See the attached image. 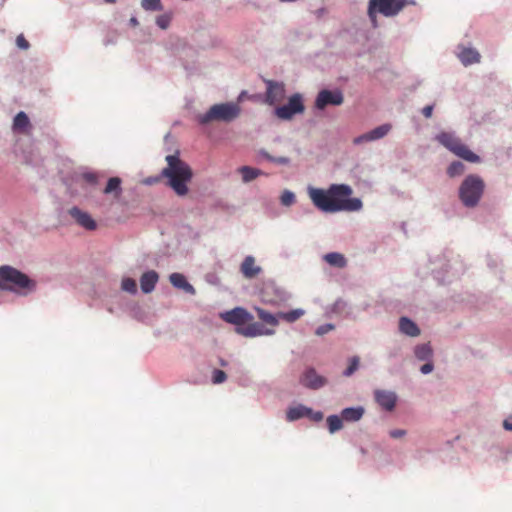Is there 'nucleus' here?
Returning <instances> with one entry per match:
<instances>
[{
  "label": "nucleus",
  "instance_id": "1",
  "mask_svg": "<svg viewBox=\"0 0 512 512\" xmlns=\"http://www.w3.org/2000/svg\"><path fill=\"white\" fill-rule=\"evenodd\" d=\"M353 190L346 184H333L327 190L312 188L309 196L313 204L323 212L358 211L362 202L358 198H350Z\"/></svg>",
  "mask_w": 512,
  "mask_h": 512
},
{
  "label": "nucleus",
  "instance_id": "2",
  "mask_svg": "<svg viewBox=\"0 0 512 512\" xmlns=\"http://www.w3.org/2000/svg\"><path fill=\"white\" fill-rule=\"evenodd\" d=\"M221 318L225 322L235 325L236 333L247 338L269 336L275 333L274 329L265 328L263 324L254 322L253 315L242 307H236L222 313Z\"/></svg>",
  "mask_w": 512,
  "mask_h": 512
},
{
  "label": "nucleus",
  "instance_id": "3",
  "mask_svg": "<svg viewBox=\"0 0 512 512\" xmlns=\"http://www.w3.org/2000/svg\"><path fill=\"white\" fill-rule=\"evenodd\" d=\"M167 166L161 175L168 179V185L179 196L188 193L187 183L191 181L193 173L190 166L180 159L179 153L166 156Z\"/></svg>",
  "mask_w": 512,
  "mask_h": 512
},
{
  "label": "nucleus",
  "instance_id": "4",
  "mask_svg": "<svg viewBox=\"0 0 512 512\" xmlns=\"http://www.w3.org/2000/svg\"><path fill=\"white\" fill-rule=\"evenodd\" d=\"M241 111L240 105L236 102H221L212 105L206 112L197 114L195 120L200 125L231 124L239 118Z\"/></svg>",
  "mask_w": 512,
  "mask_h": 512
},
{
  "label": "nucleus",
  "instance_id": "5",
  "mask_svg": "<svg viewBox=\"0 0 512 512\" xmlns=\"http://www.w3.org/2000/svg\"><path fill=\"white\" fill-rule=\"evenodd\" d=\"M36 282L20 270L9 266H0V290L27 295L35 290Z\"/></svg>",
  "mask_w": 512,
  "mask_h": 512
},
{
  "label": "nucleus",
  "instance_id": "6",
  "mask_svg": "<svg viewBox=\"0 0 512 512\" xmlns=\"http://www.w3.org/2000/svg\"><path fill=\"white\" fill-rule=\"evenodd\" d=\"M415 4L414 0H369L367 7L368 18L374 28L378 27L377 15L394 17L407 5Z\"/></svg>",
  "mask_w": 512,
  "mask_h": 512
},
{
  "label": "nucleus",
  "instance_id": "7",
  "mask_svg": "<svg viewBox=\"0 0 512 512\" xmlns=\"http://www.w3.org/2000/svg\"><path fill=\"white\" fill-rule=\"evenodd\" d=\"M483 191V180L477 175H469L460 186L459 197L465 206L474 207L478 204Z\"/></svg>",
  "mask_w": 512,
  "mask_h": 512
},
{
  "label": "nucleus",
  "instance_id": "8",
  "mask_svg": "<svg viewBox=\"0 0 512 512\" xmlns=\"http://www.w3.org/2000/svg\"><path fill=\"white\" fill-rule=\"evenodd\" d=\"M437 138L443 146H445L448 150L453 152L456 156L471 163H477L480 161L479 156L472 152L453 134L443 132L439 134Z\"/></svg>",
  "mask_w": 512,
  "mask_h": 512
},
{
  "label": "nucleus",
  "instance_id": "9",
  "mask_svg": "<svg viewBox=\"0 0 512 512\" xmlns=\"http://www.w3.org/2000/svg\"><path fill=\"white\" fill-rule=\"evenodd\" d=\"M304 111V97L301 93L297 92L288 98L287 103L277 106L274 109V115L281 120H291L296 115L304 113Z\"/></svg>",
  "mask_w": 512,
  "mask_h": 512
},
{
  "label": "nucleus",
  "instance_id": "10",
  "mask_svg": "<svg viewBox=\"0 0 512 512\" xmlns=\"http://www.w3.org/2000/svg\"><path fill=\"white\" fill-rule=\"evenodd\" d=\"M343 101L344 96L340 89H322L315 98L314 107L317 110H324L327 106H339Z\"/></svg>",
  "mask_w": 512,
  "mask_h": 512
},
{
  "label": "nucleus",
  "instance_id": "11",
  "mask_svg": "<svg viewBox=\"0 0 512 512\" xmlns=\"http://www.w3.org/2000/svg\"><path fill=\"white\" fill-rule=\"evenodd\" d=\"M265 102L269 105H274L276 102L282 101L285 98V84L283 82L266 79Z\"/></svg>",
  "mask_w": 512,
  "mask_h": 512
},
{
  "label": "nucleus",
  "instance_id": "12",
  "mask_svg": "<svg viewBox=\"0 0 512 512\" xmlns=\"http://www.w3.org/2000/svg\"><path fill=\"white\" fill-rule=\"evenodd\" d=\"M68 213L75 222L84 229L93 231L97 228V223L92 216L89 213L82 211L80 208L72 207L69 209Z\"/></svg>",
  "mask_w": 512,
  "mask_h": 512
},
{
  "label": "nucleus",
  "instance_id": "13",
  "mask_svg": "<svg viewBox=\"0 0 512 512\" xmlns=\"http://www.w3.org/2000/svg\"><path fill=\"white\" fill-rule=\"evenodd\" d=\"M374 397L379 406L387 411L394 410L397 402V395L392 391L377 389Z\"/></svg>",
  "mask_w": 512,
  "mask_h": 512
},
{
  "label": "nucleus",
  "instance_id": "14",
  "mask_svg": "<svg viewBox=\"0 0 512 512\" xmlns=\"http://www.w3.org/2000/svg\"><path fill=\"white\" fill-rule=\"evenodd\" d=\"M300 382L307 388L319 389L326 384V379L318 375L314 369H308L300 378Z\"/></svg>",
  "mask_w": 512,
  "mask_h": 512
},
{
  "label": "nucleus",
  "instance_id": "15",
  "mask_svg": "<svg viewBox=\"0 0 512 512\" xmlns=\"http://www.w3.org/2000/svg\"><path fill=\"white\" fill-rule=\"evenodd\" d=\"M240 271L245 278L252 279L260 274L262 269L260 266L256 265V261L253 256H246L240 266Z\"/></svg>",
  "mask_w": 512,
  "mask_h": 512
},
{
  "label": "nucleus",
  "instance_id": "16",
  "mask_svg": "<svg viewBox=\"0 0 512 512\" xmlns=\"http://www.w3.org/2000/svg\"><path fill=\"white\" fill-rule=\"evenodd\" d=\"M458 58H459L460 62L465 67H467L472 64L479 63L481 60V55L475 48L462 47L458 53Z\"/></svg>",
  "mask_w": 512,
  "mask_h": 512
},
{
  "label": "nucleus",
  "instance_id": "17",
  "mask_svg": "<svg viewBox=\"0 0 512 512\" xmlns=\"http://www.w3.org/2000/svg\"><path fill=\"white\" fill-rule=\"evenodd\" d=\"M122 180L119 177H111L107 181L103 194L112 197L113 200H118L122 195Z\"/></svg>",
  "mask_w": 512,
  "mask_h": 512
},
{
  "label": "nucleus",
  "instance_id": "18",
  "mask_svg": "<svg viewBox=\"0 0 512 512\" xmlns=\"http://www.w3.org/2000/svg\"><path fill=\"white\" fill-rule=\"evenodd\" d=\"M158 282V274L155 271L145 272L140 278V286L144 293H150L154 290Z\"/></svg>",
  "mask_w": 512,
  "mask_h": 512
},
{
  "label": "nucleus",
  "instance_id": "19",
  "mask_svg": "<svg viewBox=\"0 0 512 512\" xmlns=\"http://www.w3.org/2000/svg\"><path fill=\"white\" fill-rule=\"evenodd\" d=\"M400 331L410 337H416L420 335V329L412 320L407 317H401L399 320Z\"/></svg>",
  "mask_w": 512,
  "mask_h": 512
},
{
  "label": "nucleus",
  "instance_id": "20",
  "mask_svg": "<svg viewBox=\"0 0 512 512\" xmlns=\"http://www.w3.org/2000/svg\"><path fill=\"white\" fill-rule=\"evenodd\" d=\"M171 284L179 289L184 290L187 293L194 294L195 289L194 287L187 282L184 275L180 273H172L169 277Z\"/></svg>",
  "mask_w": 512,
  "mask_h": 512
},
{
  "label": "nucleus",
  "instance_id": "21",
  "mask_svg": "<svg viewBox=\"0 0 512 512\" xmlns=\"http://www.w3.org/2000/svg\"><path fill=\"white\" fill-rule=\"evenodd\" d=\"M386 132L387 130H370L369 132L354 138L353 143L355 145H363L368 142L383 138L386 135Z\"/></svg>",
  "mask_w": 512,
  "mask_h": 512
},
{
  "label": "nucleus",
  "instance_id": "22",
  "mask_svg": "<svg viewBox=\"0 0 512 512\" xmlns=\"http://www.w3.org/2000/svg\"><path fill=\"white\" fill-rule=\"evenodd\" d=\"M254 310L257 313L258 318L265 324H268L272 327H276L279 324V316L278 314H272L265 309L260 307H254Z\"/></svg>",
  "mask_w": 512,
  "mask_h": 512
},
{
  "label": "nucleus",
  "instance_id": "23",
  "mask_svg": "<svg viewBox=\"0 0 512 512\" xmlns=\"http://www.w3.org/2000/svg\"><path fill=\"white\" fill-rule=\"evenodd\" d=\"M364 414V409L362 407H350L345 408L341 412V417L343 420L348 422H355L362 418Z\"/></svg>",
  "mask_w": 512,
  "mask_h": 512
},
{
  "label": "nucleus",
  "instance_id": "24",
  "mask_svg": "<svg viewBox=\"0 0 512 512\" xmlns=\"http://www.w3.org/2000/svg\"><path fill=\"white\" fill-rule=\"evenodd\" d=\"M237 171L241 174L244 183H249L262 174L261 170L250 166H242Z\"/></svg>",
  "mask_w": 512,
  "mask_h": 512
},
{
  "label": "nucleus",
  "instance_id": "25",
  "mask_svg": "<svg viewBox=\"0 0 512 512\" xmlns=\"http://www.w3.org/2000/svg\"><path fill=\"white\" fill-rule=\"evenodd\" d=\"M324 260L331 266L337 268H344L347 265V261L343 254L337 252H331L324 256Z\"/></svg>",
  "mask_w": 512,
  "mask_h": 512
},
{
  "label": "nucleus",
  "instance_id": "26",
  "mask_svg": "<svg viewBox=\"0 0 512 512\" xmlns=\"http://www.w3.org/2000/svg\"><path fill=\"white\" fill-rule=\"evenodd\" d=\"M307 413H309L308 407L300 404L295 407L289 408L286 417L288 421H295L300 418L306 417Z\"/></svg>",
  "mask_w": 512,
  "mask_h": 512
},
{
  "label": "nucleus",
  "instance_id": "27",
  "mask_svg": "<svg viewBox=\"0 0 512 512\" xmlns=\"http://www.w3.org/2000/svg\"><path fill=\"white\" fill-rule=\"evenodd\" d=\"M305 314V311L301 308H297L294 310H291L289 312H279L278 316L280 319L288 322L293 323L300 319Z\"/></svg>",
  "mask_w": 512,
  "mask_h": 512
},
{
  "label": "nucleus",
  "instance_id": "28",
  "mask_svg": "<svg viewBox=\"0 0 512 512\" xmlns=\"http://www.w3.org/2000/svg\"><path fill=\"white\" fill-rule=\"evenodd\" d=\"M414 353L419 360H429L432 356V348L429 343L417 345Z\"/></svg>",
  "mask_w": 512,
  "mask_h": 512
},
{
  "label": "nucleus",
  "instance_id": "29",
  "mask_svg": "<svg viewBox=\"0 0 512 512\" xmlns=\"http://www.w3.org/2000/svg\"><path fill=\"white\" fill-rule=\"evenodd\" d=\"M30 119L24 111L18 112L14 118L11 128H29Z\"/></svg>",
  "mask_w": 512,
  "mask_h": 512
},
{
  "label": "nucleus",
  "instance_id": "30",
  "mask_svg": "<svg viewBox=\"0 0 512 512\" xmlns=\"http://www.w3.org/2000/svg\"><path fill=\"white\" fill-rule=\"evenodd\" d=\"M343 419L337 415H331L327 418L328 429L330 433H335L342 429Z\"/></svg>",
  "mask_w": 512,
  "mask_h": 512
},
{
  "label": "nucleus",
  "instance_id": "31",
  "mask_svg": "<svg viewBox=\"0 0 512 512\" xmlns=\"http://www.w3.org/2000/svg\"><path fill=\"white\" fill-rule=\"evenodd\" d=\"M464 171H465V165L460 161L452 162L449 165V167L447 168V174L451 178L462 175L464 173Z\"/></svg>",
  "mask_w": 512,
  "mask_h": 512
},
{
  "label": "nucleus",
  "instance_id": "32",
  "mask_svg": "<svg viewBox=\"0 0 512 512\" xmlns=\"http://www.w3.org/2000/svg\"><path fill=\"white\" fill-rule=\"evenodd\" d=\"M141 6L145 11H162L163 5L161 0H142Z\"/></svg>",
  "mask_w": 512,
  "mask_h": 512
},
{
  "label": "nucleus",
  "instance_id": "33",
  "mask_svg": "<svg viewBox=\"0 0 512 512\" xmlns=\"http://www.w3.org/2000/svg\"><path fill=\"white\" fill-rule=\"evenodd\" d=\"M171 20H172V13L171 12H166L164 14H161V15H158L156 17V25L160 28V29H167L169 26H170V23H171Z\"/></svg>",
  "mask_w": 512,
  "mask_h": 512
},
{
  "label": "nucleus",
  "instance_id": "34",
  "mask_svg": "<svg viewBox=\"0 0 512 512\" xmlns=\"http://www.w3.org/2000/svg\"><path fill=\"white\" fill-rule=\"evenodd\" d=\"M121 288L126 292L134 294L137 291L136 281L132 278H124L121 283Z\"/></svg>",
  "mask_w": 512,
  "mask_h": 512
},
{
  "label": "nucleus",
  "instance_id": "35",
  "mask_svg": "<svg viewBox=\"0 0 512 512\" xmlns=\"http://www.w3.org/2000/svg\"><path fill=\"white\" fill-rule=\"evenodd\" d=\"M283 206H291L295 203V194L289 190H285L280 197Z\"/></svg>",
  "mask_w": 512,
  "mask_h": 512
},
{
  "label": "nucleus",
  "instance_id": "36",
  "mask_svg": "<svg viewBox=\"0 0 512 512\" xmlns=\"http://www.w3.org/2000/svg\"><path fill=\"white\" fill-rule=\"evenodd\" d=\"M358 366H359V357H357V356L352 357L350 359L349 366L343 372V375L347 376V377L351 376L358 369Z\"/></svg>",
  "mask_w": 512,
  "mask_h": 512
},
{
  "label": "nucleus",
  "instance_id": "37",
  "mask_svg": "<svg viewBox=\"0 0 512 512\" xmlns=\"http://www.w3.org/2000/svg\"><path fill=\"white\" fill-rule=\"evenodd\" d=\"M227 378L226 373L223 370L215 369L212 373V382L214 384H221Z\"/></svg>",
  "mask_w": 512,
  "mask_h": 512
},
{
  "label": "nucleus",
  "instance_id": "38",
  "mask_svg": "<svg viewBox=\"0 0 512 512\" xmlns=\"http://www.w3.org/2000/svg\"><path fill=\"white\" fill-rule=\"evenodd\" d=\"M81 178L91 184V185H95L97 183V180H98V175L94 172H84L81 174Z\"/></svg>",
  "mask_w": 512,
  "mask_h": 512
},
{
  "label": "nucleus",
  "instance_id": "39",
  "mask_svg": "<svg viewBox=\"0 0 512 512\" xmlns=\"http://www.w3.org/2000/svg\"><path fill=\"white\" fill-rule=\"evenodd\" d=\"M309 413L306 414V417L312 420L313 422H320L323 420V413L320 411H313L311 408H308Z\"/></svg>",
  "mask_w": 512,
  "mask_h": 512
},
{
  "label": "nucleus",
  "instance_id": "40",
  "mask_svg": "<svg viewBox=\"0 0 512 512\" xmlns=\"http://www.w3.org/2000/svg\"><path fill=\"white\" fill-rule=\"evenodd\" d=\"M16 45L18 48L22 50H27L30 47L29 42L25 39V37L22 34L17 36Z\"/></svg>",
  "mask_w": 512,
  "mask_h": 512
},
{
  "label": "nucleus",
  "instance_id": "41",
  "mask_svg": "<svg viewBox=\"0 0 512 512\" xmlns=\"http://www.w3.org/2000/svg\"><path fill=\"white\" fill-rule=\"evenodd\" d=\"M333 329H334V326L332 324H324V325L319 326L316 329V334L319 336H322V335L330 332Z\"/></svg>",
  "mask_w": 512,
  "mask_h": 512
},
{
  "label": "nucleus",
  "instance_id": "42",
  "mask_svg": "<svg viewBox=\"0 0 512 512\" xmlns=\"http://www.w3.org/2000/svg\"><path fill=\"white\" fill-rule=\"evenodd\" d=\"M389 434L392 438L396 439V438H401V437L405 436L406 431L403 429H395V430H391Z\"/></svg>",
  "mask_w": 512,
  "mask_h": 512
},
{
  "label": "nucleus",
  "instance_id": "43",
  "mask_svg": "<svg viewBox=\"0 0 512 512\" xmlns=\"http://www.w3.org/2000/svg\"><path fill=\"white\" fill-rule=\"evenodd\" d=\"M433 109V105H427L422 109V114L424 115V117L429 118L432 115Z\"/></svg>",
  "mask_w": 512,
  "mask_h": 512
},
{
  "label": "nucleus",
  "instance_id": "44",
  "mask_svg": "<svg viewBox=\"0 0 512 512\" xmlns=\"http://www.w3.org/2000/svg\"><path fill=\"white\" fill-rule=\"evenodd\" d=\"M433 370V364L432 363H426L424 365L421 366L420 368V371L423 373V374H428L430 373L431 371Z\"/></svg>",
  "mask_w": 512,
  "mask_h": 512
},
{
  "label": "nucleus",
  "instance_id": "45",
  "mask_svg": "<svg viewBox=\"0 0 512 512\" xmlns=\"http://www.w3.org/2000/svg\"><path fill=\"white\" fill-rule=\"evenodd\" d=\"M248 97H249L248 92L243 90L239 93L235 102L238 103V105H240V103L243 102Z\"/></svg>",
  "mask_w": 512,
  "mask_h": 512
},
{
  "label": "nucleus",
  "instance_id": "46",
  "mask_svg": "<svg viewBox=\"0 0 512 512\" xmlns=\"http://www.w3.org/2000/svg\"><path fill=\"white\" fill-rule=\"evenodd\" d=\"M268 159H270L271 161L280 163V164H287L289 162L288 158H286V157H279V158L268 157Z\"/></svg>",
  "mask_w": 512,
  "mask_h": 512
},
{
  "label": "nucleus",
  "instance_id": "47",
  "mask_svg": "<svg viewBox=\"0 0 512 512\" xmlns=\"http://www.w3.org/2000/svg\"><path fill=\"white\" fill-rule=\"evenodd\" d=\"M503 426L506 430L512 431V417L505 420Z\"/></svg>",
  "mask_w": 512,
  "mask_h": 512
},
{
  "label": "nucleus",
  "instance_id": "48",
  "mask_svg": "<svg viewBox=\"0 0 512 512\" xmlns=\"http://www.w3.org/2000/svg\"><path fill=\"white\" fill-rule=\"evenodd\" d=\"M115 43H116V39H114V38H110V37H106V38L104 39V41H103V44H104L105 46H108V45H110V44H115Z\"/></svg>",
  "mask_w": 512,
  "mask_h": 512
},
{
  "label": "nucleus",
  "instance_id": "49",
  "mask_svg": "<svg viewBox=\"0 0 512 512\" xmlns=\"http://www.w3.org/2000/svg\"><path fill=\"white\" fill-rule=\"evenodd\" d=\"M129 24L132 26H137L139 24L138 19L135 16H132L129 20Z\"/></svg>",
  "mask_w": 512,
  "mask_h": 512
},
{
  "label": "nucleus",
  "instance_id": "50",
  "mask_svg": "<svg viewBox=\"0 0 512 512\" xmlns=\"http://www.w3.org/2000/svg\"><path fill=\"white\" fill-rule=\"evenodd\" d=\"M376 128H383V129H386V128H391L390 124H382L380 126H377Z\"/></svg>",
  "mask_w": 512,
  "mask_h": 512
},
{
  "label": "nucleus",
  "instance_id": "51",
  "mask_svg": "<svg viewBox=\"0 0 512 512\" xmlns=\"http://www.w3.org/2000/svg\"><path fill=\"white\" fill-rule=\"evenodd\" d=\"M280 2H283V3H293V2H297L298 0H279Z\"/></svg>",
  "mask_w": 512,
  "mask_h": 512
},
{
  "label": "nucleus",
  "instance_id": "52",
  "mask_svg": "<svg viewBox=\"0 0 512 512\" xmlns=\"http://www.w3.org/2000/svg\"><path fill=\"white\" fill-rule=\"evenodd\" d=\"M323 12H324V9H323V8L318 9V10H317V14H318V16L322 15V14H323Z\"/></svg>",
  "mask_w": 512,
  "mask_h": 512
},
{
  "label": "nucleus",
  "instance_id": "53",
  "mask_svg": "<svg viewBox=\"0 0 512 512\" xmlns=\"http://www.w3.org/2000/svg\"><path fill=\"white\" fill-rule=\"evenodd\" d=\"M106 1L109 2V3H114L115 2V0H106Z\"/></svg>",
  "mask_w": 512,
  "mask_h": 512
},
{
  "label": "nucleus",
  "instance_id": "54",
  "mask_svg": "<svg viewBox=\"0 0 512 512\" xmlns=\"http://www.w3.org/2000/svg\"><path fill=\"white\" fill-rule=\"evenodd\" d=\"M20 132H28L29 130H25V129H22V130H19Z\"/></svg>",
  "mask_w": 512,
  "mask_h": 512
}]
</instances>
